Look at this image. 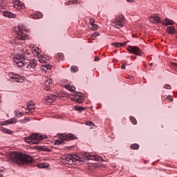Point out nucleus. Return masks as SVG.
<instances>
[{
  "mask_svg": "<svg viewBox=\"0 0 177 177\" xmlns=\"http://www.w3.org/2000/svg\"><path fill=\"white\" fill-rule=\"evenodd\" d=\"M8 158L12 162L18 165L32 162V158L31 156L20 152H11Z\"/></svg>",
  "mask_w": 177,
  "mask_h": 177,
  "instance_id": "nucleus-1",
  "label": "nucleus"
},
{
  "mask_svg": "<svg viewBox=\"0 0 177 177\" xmlns=\"http://www.w3.org/2000/svg\"><path fill=\"white\" fill-rule=\"evenodd\" d=\"M75 157H77L75 158L76 162L79 161L80 162L85 161V160H93V161H102L103 158L97 155H88V153L85 152H82L79 155H75Z\"/></svg>",
  "mask_w": 177,
  "mask_h": 177,
  "instance_id": "nucleus-2",
  "label": "nucleus"
},
{
  "mask_svg": "<svg viewBox=\"0 0 177 177\" xmlns=\"http://www.w3.org/2000/svg\"><path fill=\"white\" fill-rule=\"evenodd\" d=\"M43 139H46V135L39 133H33L28 137L25 138V141L29 145H38Z\"/></svg>",
  "mask_w": 177,
  "mask_h": 177,
  "instance_id": "nucleus-3",
  "label": "nucleus"
},
{
  "mask_svg": "<svg viewBox=\"0 0 177 177\" xmlns=\"http://www.w3.org/2000/svg\"><path fill=\"white\" fill-rule=\"evenodd\" d=\"M15 32H16V34L19 35L18 36V39H20L21 41H24L27 39V30H26V29H24V28L23 26H16L14 30Z\"/></svg>",
  "mask_w": 177,
  "mask_h": 177,
  "instance_id": "nucleus-4",
  "label": "nucleus"
},
{
  "mask_svg": "<svg viewBox=\"0 0 177 177\" xmlns=\"http://www.w3.org/2000/svg\"><path fill=\"white\" fill-rule=\"evenodd\" d=\"M14 63L17 64L18 67H23L27 63L25 56L23 54H17L14 57Z\"/></svg>",
  "mask_w": 177,
  "mask_h": 177,
  "instance_id": "nucleus-5",
  "label": "nucleus"
},
{
  "mask_svg": "<svg viewBox=\"0 0 177 177\" xmlns=\"http://www.w3.org/2000/svg\"><path fill=\"white\" fill-rule=\"evenodd\" d=\"M124 23H125V17L123 15H118L112 21V26L115 28H121L124 27Z\"/></svg>",
  "mask_w": 177,
  "mask_h": 177,
  "instance_id": "nucleus-6",
  "label": "nucleus"
},
{
  "mask_svg": "<svg viewBox=\"0 0 177 177\" xmlns=\"http://www.w3.org/2000/svg\"><path fill=\"white\" fill-rule=\"evenodd\" d=\"M76 158H78V157H76L75 155H64L62 157V161L64 164L71 165L76 162Z\"/></svg>",
  "mask_w": 177,
  "mask_h": 177,
  "instance_id": "nucleus-7",
  "label": "nucleus"
},
{
  "mask_svg": "<svg viewBox=\"0 0 177 177\" xmlns=\"http://www.w3.org/2000/svg\"><path fill=\"white\" fill-rule=\"evenodd\" d=\"M70 100L77 103H82L84 101V95L81 93H74L70 95Z\"/></svg>",
  "mask_w": 177,
  "mask_h": 177,
  "instance_id": "nucleus-8",
  "label": "nucleus"
},
{
  "mask_svg": "<svg viewBox=\"0 0 177 177\" xmlns=\"http://www.w3.org/2000/svg\"><path fill=\"white\" fill-rule=\"evenodd\" d=\"M10 78H11V80H12L13 82H20L21 84H23V82L26 80V77L16 73L10 75Z\"/></svg>",
  "mask_w": 177,
  "mask_h": 177,
  "instance_id": "nucleus-9",
  "label": "nucleus"
},
{
  "mask_svg": "<svg viewBox=\"0 0 177 177\" xmlns=\"http://www.w3.org/2000/svg\"><path fill=\"white\" fill-rule=\"evenodd\" d=\"M27 65V68L29 71H32L35 67H37V60L35 59H31V60H28L26 62Z\"/></svg>",
  "mask_w": 177,
  "mask_h": 177,
  "instance_id": "nucleus-10",
  "label": "nucleus"
},
{
  "mask_svg": "<svg viewBox=\"0 0 177 177\" xmlns=\"http://www.w3.org/2000/svg\"><path fill=\"white\" fill-rule=\"evenodd\" d=\"M57 99V97L55 95L50 94L44 98V102L46 103V104H50L51 103H53V102H55Z\"/></svg>",
  "mask_w": 177,
  "mask_h": 177,
  "instance_id": "nucleus-11",
  "label": "nucleus"
},
{
  "mask_svg": "<svg viewBox=\"0 0 177 177\" xmlns=\"http://www.w3.org/2000/svg\"><path fill=\"white\" fill-rule=\"evenodd\" d=\"M34 110H35V104L32 102H28L26 113H34Z\"/></svg>",
  "mask_w": 177,
  "mask_h": 177,
  "instance_id": "nucleus-12",
  "label": "nucleus"
},
{
  "mask_svg": "<svg viewBox=\"0 0 177 177\" xmlns=\"http://www.w3.org/2000/svg\"><path fill=\"white\" fill-rule=\"evenodd\" d=\"M130 53H133L134 55H137L138 56L142 55V51L139 49L138 47L136 46H131L128 49Z\"/></svg>",
  "mask_w": 177,
  "mask_h": 177,
  "instance_id": "nucleus-13",
  "label": "nucleus"
},
{
  "mask_svg": "<svg viewBox=\"0 0 177 177\" xmlns=\"http://www.w3.org/2000/svg\"><path fill=\"white\" fill-rule=\"evenodd\" d=\"M13 7L15 8V9L20 10L23 9V8H24V3L20 1V0H14Z\"/></svg>",
  "mask_w": 177,
  "mask_h": 177,
  "instance_id": "nucleus-14",
  "label": "nucleus"
},
{
  "mask_svg": "<svg viewBox=\"0 0 177 177\" xmlns=\"http://www.w3.org/2000/svg\"><path fill=\"white\" fill-rule=\"evenodd\" d=\"M61 136H62V139H64V140H74L78 139V138L73 133L62 134Z\"/></svg>",
  "mask_w": 177,
  "mask_h": 177,
  "instance_id": "nucleus-15",
  "label": "nucleus"
},
{
  "mask_svg": "<svg viewBox=\"0 0 177 177\" xmlns=\"http://www.w3.org/2000/svg\"><path fill=\"white\" fill-rule=\"evenodd\" d=\"M16 122H17V120L16 119L11 118L6 121L0 122V125H3V126L10 125L12 124H16Z\"/></svg>",
  "mask_w": 177,
  "mask_h": 177,
  "instance_id": "nucleus-16",
  "label": "nucleus"
},
{
  "mask_svg": "<svg viewBox=\"0 0 177 177\" xmlns=\"http://www.w3.org/2000/svg\"><path fill=\"white\" fill-rule=\"evenodd\" d=\"M149 21L150 23H160L161 21V19L158 16H151L149 17Z\"/></svg>",
  "mask_w": 177,
  "mask_h": 177,
  "instance_id": "nucleus-17",
  "label": "nucleus"
},
{
  "mask_svg": "<svg viewBox=\"0 0 177 177\" xmlns=\"http://www.w3.org/2000/svg\"><path fill=\"white\" fill-rule=\"evenodd\" d=\"M3 16L5 17H8V19H14L15 17H16V15L13 14L12 12H10L9 11H4Z\"/></svg>",
  "mask_w": 177,
  "mask_h": 177,
  "instance_id": "nucleus-18",
  "label": "nucleus"
},
{
  "mask_svg": "<svg viewBox=\"0 0 177 177\" xmlns=\"http://www.w3.org/2000/svg\"><path fill=\"white\" fill-rule=\"evenodd\" d=\"M35 149L39 151H50V149L44 146H35Z\"/></svg>",
  "mask_w": 177,
  "mask_h": 177,
  "instance_id": "nucleus-19",
  "label": "nucleus"
},
{
  "mask_svg": "<svg viewBox=\"0 0 177 177\" xmlns=\"http://www.w3.org/2000/svg\"><path fill=\"white\" fill-rule=\"evenodd\" d=\"M50 68H52V66L50 65H43L41 66V71L43 73H46V71H48V70H50Z\"/></svg>",
  "mask_w": 177,
  "mask_h": 177,
  "instance_id": "nucleus-20",
  "label": "nucleus"
},
{
  "mask_svg": "<svg viewBox=\"0 0 177 177\" xmlns=\"http://www.w3.org/2000/svg\"><path fill=\"white\" fill-rule=\"evenodd\" d=\"M62 134L59 136V139L56 140L54 142V145H63L64 143V139H63V137L62 136Z\"/></svg>",
  "mask_w": 177,
  "mask_h": 177,
  "instance_id": "nucleus-21",
  "label": "nucleus"
},
{
  "mask_svg": "<svg viewBox=\"0 0 177 177\" xmlns=\"http://www.w3.org/2000/svg\"><path fill=\"white\" fill-rule=\"evenodd\" d=\"M164 24L165 26H174V22L171 19H165L164 20Z\"/></svg>",
  "mask_w": 177,
  "mask_h": 177,
  "instance_id": "nucleus-22",
  "label": "nucleus"
},
{
  "mask_svg": "<svg viewBox=\"0 0 177 177\" xmlns=\"http://www.w3.org/2000/svg\"><path fill=\"white\" fill-rule=\"evenodd\" d=\"M45 80V85H51L53 84V80L52 79L49 78L48 77H46L44 78Z\"/></svg>",
  "mask_w": 177,
  "mask_h": 177,
  "instance_id": "nucleus-23",
  "label": "nucleus"
},
{
  "mask_svg": "<svg viewBox=\"0 0 177 177\" xmlns=\"http://www.w3.org/2000/svg\"><path fill=\"white\" fill-rule=\"evenodd\" d=\"M32 53L35 56H38L39 53H41V50L39 49V48L37 47L36 48L32 49Z\"/></svg>",
  "mask_w": 177,
  "mask_h": 177,
  "instance_id": "nucleus-24",
  "label": "nucleus"
},
{
  "mask_svg": "<svg viewBox=\"0 0 177 177\" xmlns=\"http://www.w3.org/2000/svg\"><path fill=\"white\" fill-rule=\"evenodd\" d=\"M168 34H175V28L174 26H169L167 28Z\"/></svg>",
  "mask_w": 177,
  "mask_h": 177,
  "instance_id": "nucleus-25",
  "label": "nucleus"
},
{
  "mask_svg": "<svg viewBox=\"0 0 177 177\" xmlns=\"http://www.w3.org/2000/svg\"><path fill=\"white\" fill-rule=\"evenodd\" d=\"M39 63H45L46 62V57L42 55H40L38 57Z\"/></svg>",
  "mask_w": 177,
  "mask_h": 177,
  "instance_id": "nucleus-26",
  "label": "nucleus"
},
{
  "mask_svg": "<svg viewBox=\"0 0 177 177\" xmlns=\"http://www.w3.org/2000/svg\"><path fill=\"white\" fill-rule=\"evenodd\" d=\"M38 168H48V167H49V164L46 163V162H41V163H39L37 165Z\"/></svg>",
  "mask_w": 177,
  "mask_h": 177,
  "instance_id": "nucleus-27",
  "label": "nucleus"
},
{
  "mask_svg": "<svg viewBox=\"0 0 177 177\" xmlns=\"http://www.w3.org/2000/svg\"><path fill=\"white\" fill-rule=\"evenodd\" d=\"M42 17V13L41 12H37L35 15H31L30 19H41Z\"/></svg>",
  "mask_w": 177,
  "mask_h": 177,
  "instance_id": "nucleus-28",
  "label": "nucleus"
},
{
  "mask_svg": "<svg viewBox=\"0 0 177 177\" xmlns=\"http://www.w3.org/2000/svg\"><path fill=\"white\" fill-rule=\"evenodd\" d=\"M86 125H87L88 127H90V129H93L94 128H95V124H93V122H86Z\"/></svg>",
  "mask_w": 177,
  "mask_h": 177,
  "instance_id": "nucleus-29",
  "label": "nucleus"
},
{
  "mask_svg": "<svg viewBox=\"0 0 177 177\" xmlns=\"http://www.w3.org/2000/svg\"><path fill=\"white\" fill-rule=\"evenodd\" d=\"M65 88L68 90V91H71V92H73L74 91H75V87H74L73 86H70V85H66Z\"/></svg>",
  "mask_w": 177,
  "mask_h": 177,
  "instance_id": "nucleus-30",
  "label": "nucleus"
},
{
  "mask_svg": "<svg viewBox=\"0 0 177 177\" xmlns=\"http://www.w3.org/2000/svg\"><path fill=\"white\" fill-rule=\"evenodd\" d=\"M0 131H1V132H3L4 133H8V135L12 133V131H10V130L2 127L0 129Z\"/></svg>",
  "mask_w": 177,
  "mask_h": 177,
  "instance_id": "nucleus-31",
  "label": "nucleus"
},
{
  "mask_svg": "<svg viewBox=\"0 0 177 177\" xmlns=\"http://www.w3.org/2000/svg\"><path fill=\"white\" fill-rule=\"evenodd\" d=\"M6 8V3L3 0H0V9H5Z\"/></svg>",
  "mask_w": 177,
  "mask_h": 177,
  "instance_id": "nucleus-32",
  "label": "nucleus"
},
{
  "mask_svg": "<svg viewBox=\"0 0 177 177\" xmlns=\"http://www.w3.org/2000/svg\"><path fill=\"white\" fill-rule=\"evenodd\" d=\"M75 110H76V111H84L85 110V108L82 107V106H75Z\"/></svg>",
  "mask_w": 177,
  "mask_h": 177,
  "instance_id": "nucleus-33",
  "label": "nucleus"
},
{
  "mask_svg": "<svg viewBox=\"0 0 177 177\" xmlns=\"http://www.w3.org/2000/svg\"><path fill=\"white\" fill-rule=\"evenodd\" d=\"M15 115L17 118L23 117V113L19 111H15Z\"/></svg>",
  "mask_w": 177,
  "mask_h": 177,
  "instance_id": "nucleus-34",
  "label": "nucleus"
},
{
  "mask_svg": "<svg viewBox=\"0 0 177 177\" xmlns=\"http://www.w3.org/2000/svg\"><path fill=\"white\" fill-rule=\"evenodd\" d=\"M131 149H132L133 150H138V149H139V145H138V144H132L131 145Z\"/></svg>",
  "mask_w": 177,
  "mask_h": 177,
  "instance_id": "nucleus-35",
  "label": "nucleus"
},
{
  "mask_svg": "<svg viewBox=\"0 0 177 177\" xmlns=\"http://www.w3.org/2000/svg\"><path fill=\"white\" fill-rule=\"evenodd\" d=\"M71 71L72 73H77L78 71V67L73 66L71 68Z\"/></svg>",
  "mask_w": 177,
  "mask_h": 177,
  "instance_id": "nucleus-36",
  "label": "nucleus"
},
{
  "mask_svg": "<svg viewBox=\"0 0 177 177\" xmlns=\"http://www.w3.org/2000/svg\"><path fill=\"white\" fill-rule=\"evenodd\" d=\"M130 121L133 124V125H136V119L133 117H130Z\"/></svg>",
  "mask_w": 177,
  "mask_h": 177,
  "instance_id": "nucleus-37",
  "label": "nucleus"
},
{
  "mask_svg": "<svg viewBox=\"0 0 177 177\" xmlns=\"http://www.w3.org/2000/svg\"><path fill=\"white\" fill-rule=\"evenodd\" d=\"M74 3H77V0H69L68 5H74Z\"/></svg>",
  "mask_w": 177,
  "mask_h": 177,
  "instance_id": "nucleus-38",
  "label": "nucleus"
},
{
  "mask_svg": "<svg viewBox=\"0 0 177 177\" xmlns=\"http://www.w3.org/2000/svg\"><path fill=\"white\" fill-rule=\"evenodd\" d=\"M92 26V30H97V28H99V26H97V24H93V25H91Z\"/></svg>",
  "mask_w": 177,
  "mask_h": 177,
  "instance_id": "nucleus-39",
  "label": "nucleus"
},
{
  "mask_svg": "<svg viewBox=\"0 0 177 177\" xmlns=\"http://www.w3.org/2000/svg\"><path fill=\"white\" fill-rule=\"evenodd\" d=\"M10 44H12V45H15V44H17V40L16 39H12L10 40Z\"/></svg>",
  "mask_w": 177,
  "mask_h": 177,
  "instance_id": "nucleus-40",
  "label": "nucleus"
},
{
  "mask_svg": "<svg viewBox=\"0 0 177 177\" xmlns=\"http://www.w3.org/2000/svg\"><path fill=\"white\" fill-rule=\"evenodd\" d=\"M96 37H99V32H96L92 35L91 38H96Z\"/></svg>",
  "mask_w": 177,
  "mask_h": 177,
  "instance_id": "nucleus-41",
  "label": "nucleus"
},
{
  "mask_svg": "<svg viewBox=\"0 0 177 177\" xmlns=\"http://www.w3.org/2000/svg\"><path fill=\"white\" fill-rule=\"evenodd\" d=\"M112 46H115V48H120V43H113Z\"/></svg>",
  "mask_w": 177,
  "mask_h": 177,
  "instance_id": "nucleus-42",
  "label": "nucleus"
},
{
  "mask_svg": "<svg viewBox=\"0 0 177 177\" xmlns=\"http://www.w3.org/2000/svg\"><path fill=\"white\" fill-rule=\"evenodd\" d=\"M164 88L165 89H171V86L169 84H165Z\"/></svg>",
  "mask_w": 177,
  "mask_h": 177,
  "instance_id": "nucleus-43",
  "label": "nucleus"
},
{
  "mask_svg": "<svg viewBox=\"0 0 177 177\" xmlns=\"http://www.w3.org/2000/svg\"><path fill=\"white\" fill-rule=\"evenodd\" d=\"M90 24L91 26H93L95 24V19H90Z\"/></svg>",
  "mask_w": 177,
  "mask_h": 177,
  "instance_id": "nucleus-44",
  "label": "nucleus"
},
{
  "mask_svg": "<svg viewBox=\"0 0 177 177\" xmlns=\"http://www.w3.org/2000/svg\"><path fill=\"white\" fill-rule=\"evenodd\" d=\"M44 89L49 91L50 89V86H48V84H45Z\"/></svg>",
  "mask_w": 177,
  "mask_h": 177,
  "instance_id": "nucleus-45",
  "label": "nucleus"
},
{
  "mask_svg": "<svg viewBox=\"0 0 177 177\" xmlns=\"http://www.w3.org/2000/svg\"><path fill=\"white\" fill-rule=\"evenodd\" d=\"M28 121H29L28 118H26L24 120H19V122L25 123L27 122Z\"/></svg>",
  "mask_w": 177,
  "mask_h": 177,
  "instance_id": "nucleus-46",
  "label": "nucleus"
},
{
  "mask_svg": "<svg viewBox=\"0 0 177 177\" xmlns=\"http://www.w3.org/2000/svg\"><path fill=\"white\" fill-rule=\"evenodd\" d=\"M127 45V42L120 43V47L122 48V46H125Z\"/></svg>",
  "mask_w": 177,
  "mask_h": 177,
  "instance_id": "nucleus-47",
  "label": "nucleus"
},
{
  "mask_svg": "<svg viewBox=\"0 0 177 177\" xmlns=\"http://www.w3.org/2000/svg\"><path fill=\"white\" fill-rule=\"evenodd\" d=\"M167 99H169V100L170 102H173V101H174V99H172V98L171 97V95H168V96H167Z\"/></svg>",
  "mask_w": 177,
  "mask_h": 177,
  "instance_id": "nucleus-48",
  "label": "nucleus"
},
{
  "mask_svg": "<svg viewBox=\"0 0 177 177\" xmlns=\"http://www.w3.org/2000/svg\"><path fill=\"white\" fill-rule=\"evenodd\" d=\"M127 2H131V3H133L135 2V0H126Z\"/></svg>",
  "mask_w": 177,
  "mask_h": 177,
  "instance_id": "nucleus-49",
  "label": "nucleus"
},
{
  "mask_svg": "<svg viewBox=\"0 0 177 177\" xmlns=\"http://www.w3.org/2000/svg\"><path fill=\"white\" fill-rule=\"evenodd\" d=\"M121 68H122V70H124V68H125V65H122V66H121Z\"/></svg>",
  "mask_w": 177,
  "mask_h": 177,
  "instance_id": "nucleus-50",
  "label": "nucleus"
},
{
  "mask_svg": "<svg viewBox=\"0 0 177 177\" xmlns=\"http://www.w3.org/2000/svg\"><path fill=\"white\" fill-rule=\"evenodd\" d=\"M0 177H3V174H0Z\"/></svg>",
  "mask_w": 177,
  "mask_h": 177,
  "instance_id": "nucleus-51",
  "label": "nucleus"
},
{
  "mask_svg": "<svg viewBox=\"0 0 177 177\" xmlns=\"http://www.w3.org/2000/svg\"><path fill=\"white\" fill-rule=\"evenodd\" d=\"M149 66H153V63L149 64Z\"/></svg>",
  "mask_w": 177,
  "mask_h": 177,
  "instance_id": "nucleus-52",
  "label": "nucleus"
},
{
  "mask_svg": "<svg viewBox=\"0 0 177 177\" xmlns=\"http://www.w3.org/2000/svg\"><path fill=\"white\" fill-rule=\"evenodd\" d=\"M95 60V61H97V60H99V58H96Z\"/></svg>",
  "mask_w": 177,
  "mask_h": 177,
  "instance_id": "nucleus-53",
  "label": "nucleus"
}]
</instances>
